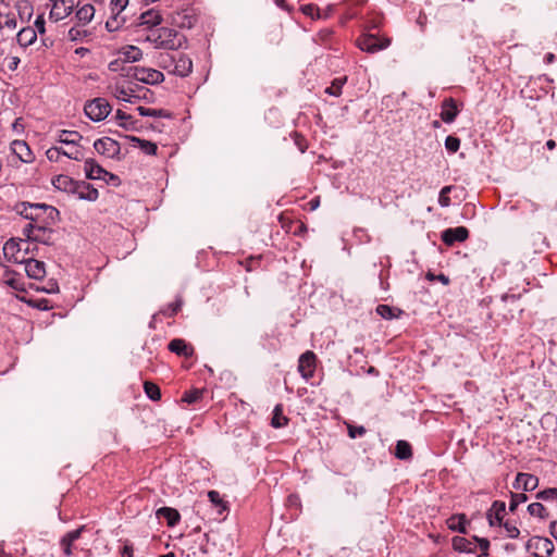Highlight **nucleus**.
Instances as JSON below:
<instances>
[{"label": "nucleus", "instance_id": "8fccbe9b", "mask_svg": "<svg viewBox=\"0 0 557 557\" xmlns=\"http://www.w3.org/2000/svg\"><path fill=\"white\" fill-rule=\"evenodd\" d=\"M63 148L60 147H51L46 151L47 159L51 162L60 161V158L63 156Z\"/></svg>", "mask_w": 557, "mask_h": 557}, {"label": "nucleus", "instance_id": "c85d7f7f", "mask_svg": "<svg viewBox=\"0 0 557 557\" xmlns=\"http://www.w3.org/2000/svg\"><path fill=\"white\" fill-rule=\"evenodd\" d=\"M453 547L455 550L461 553H474L476 548L473 542L461 536H455L453 539Z\"/></svg>", "mask_w": 557, "mask_h": 557}, {"label": "nucleus", "instance_id": "1a4fd4ad", "mask_svg": "<svg viewBox=\"0 0 557 557\" xmlns=\"http://www.w3.org/2000/svg\"><path fill=\"white\" fill-rule=\"evenodd\" d=\"M94 148L99 154L108 158H114L120 153V144L110 137L97 139L94 143Z\"/></svg>", "mask_w": 557, "mask_h": 557}, {"label": "nucleus", "instance_id": "f03ea898", "mask_svg": "<svg viewBox=\"0 0 557 557\" xmlns=\"http://www.w3.org/2000/svg\"><path fill=\"white\" fill-rule=\"evenodd\" d=\"M16 208L22 216L29 220L28 224H55L59 220L58 209L46 203L22 202Z\"/></svg>", "mask_w": 557, "mask_h": 557}, {"label": "nucleus", "instance_id": "c756f323", "mask_svg": "<svg viewBox=\"0 0 557 557\" xmlns=\"http://www.w3.org/2000/svg\"><path fill=\"white\" fill-rule=\"evenodd\" d=\"M4 283L15 290H24V282L15 273L4 270Z\"/></svg>", "mask_w": 557, "mask_h": 557}, {"label": "nucleus", "instance_id": "9d476101", "mask_svg": "<svg viewBox=\"0 0 557 557\" xmlns=\"http://www.w3.org/2000/svg\"><path fill=\"white\" fill-rule=\"evenodd\" d=\"M298 371L306 381L313 376L315 371V355L312 351L308 350L299 357Z\"/></svg>", "mask_w": 557, "mask_h": 557}, {"label": "nucleus", "instance_id": "aec40b11", "mask_svg": "<svg viewBox=\"0 0 557 557\" xmlns=\"http://www.w3.org/2000/svg\"><path fill=\"white\" fill-rule=\"evenodd\" d=\"M77 183L78 181H74L72 177L64 174H60L52 180L54 188L69 194H74Z\"/></svg>", "mask_w": 557, "mask_h": 557}, {"label": "nucleus", "instance_id": "4c0bfd02", "mask_svg": "<svg viewBox=\"0 0 557 557\" xmlns=\"http://www.w3.org/2000/svg\"><path fill=\"white\" fill-rule=\"evenodd\" d=\"M62 153L64 157H67L69 159H73L76 161L82 160L84 158L83 150L78 146V144L75 146H70L69 149H63Z\"/></svg>", "mask_w": 557, "mask_h": 557}, {"label": "nucleus", "instance_id": "13d9d810", "mask_svg": "<svg viewBox=\"0 0 557 557\" xmlns=\"http://www.w3.org/2000/svg\"><path fill=\"white\" fill-rule=\"evenodd\" d=\"M473 540L478 543V545L482 552L480 556H482V557L487 556L488 548H490V541L487 539H480L478 536H474Z\"/></svg>", "mask_w": 557, "mask_h": 557}, {"label": "nucleus", "instance_id": "a211bd4d", "mask_svg": "<svg viewBox=\"0 0 557 557\" xmlns=\"http://www.w3.org/2000/svg\"><path fill=\"white\" fill-rule=\"evenodd\" d=\"M74 195H76L78 199L88 201H95L99 197L98 190L84 181H78L77 186H75Z\"/></svg>", "mask_w": 557, "mask_h": 557}, {"label": "nucleus", "instance_id": "412c9836", "mask_svg": "<svg viewBox=\"0 0 557 557\" xmlns=\"http://www.w3.org/2000/svg\"><path fill=\"white\" fill-rule=\"evenodd\" d=\"M110 89L112 95L119 100L133 103L136 99H138L137 96L133 95V89L126 88L123 85L115 84L110 86Z\"/></svg>", "mask_w": 557, "mask_h": 557}, {"label": "nucleus", "instance_id": "5701e85b", "mask_svg": "<svg viewBox=\"0 0 557 557\" xmlns=\"http://www.w3.org/2000/svg\"><path fill=\"white\" fill-rule=\"evenodd\" d=\"M82 138L83 136L78 132L67 129H62L57 135V141L66 146H75Z\"/></svg>", "mask_w": 557, "mask_h": 557}, {"label": "nucleus", "instance_id": "5fc2aeb1", "mask_svg": "<svg viewBox=\"0 0 557 557\" xmlns=\"http://www.w3.org/2000/svg\"><path fill=\"white\" fill-rule=\"evenodd\" d=\"M123 20L120 21L119 15L112 14V16L106 22V28L109 32H115L122 26Z\"/></svg>", "mask_w": 557, "mask_h": 557}, {"label": "nucleus", "instance_id": "338daca9", "mask_svg": "<svg viewBox=\"0 0 557 557\" xmlns=\"http://www.w3.org/2000/svg\"><path fill=\"white\" fill-rule=\"evenodd\" d=\"M60 544L63 548V553L65 556L70 557L72 555V544L73 542L67 541L66 539L62 537L60 541Z\"/></svg>", "mask_w": 557, "mask_h": 557}, {"label": "nucleus", "instance_id": "3c124183", "mask_svg": "<svg viewBox=\"0 0 557 557\" xmlns=\"http://www.w3.org/2000/svg\"><path fill=\"white\" fill-rule=\"evenodd\" d=\"M16 9L18 14L22 16L23 14H27L28 17L32 16L33 7L28 0H21L16 3Z\"/></svg>", "mask_w": 557, "mask_h": 557}, {"label": "nucleus", "instance_id": "7ed1b4c3", "mask_svg": "<svg viewBox=\"0 0 557 557\" xmlns=\"http://www.w3.org/2000/svg\"><path fill=\"white\" fill-rule=\"evenodd\" d=\"M28 238H11L3 246V255L9 262L21 263L25 261L27 255H36L37 246H32Z\"/></svg>", "mask_w": 557, "mask_h": 557}, {"label": "nucleus", "instance_id": "de8ad7c7", "mask_svg": "<svg viewBox=\"0 0 557 557\" xmlns=\"http://www.w3.org/2000/svg\"><path fill=\"white\" fill-rule=\"evenodd\" d=\"M128 0H111L110 9L111 14L120 15L124 9L127 7Z\"/></svg>", "mask_w": 557, "mask_h": 557}, {"label": "nucleus", "instance_id": "c9c22d12", "mask_svg": "<svg viewBox=\"0 0 557 557\" xmlns=\"http://www.w3.org/2000/svg\"><path fill=\"white\" fill-rule=\"evenodd\" d=\"M528 512L533 517L545 519L547 517V510L541 503H532L528 506Z\"/></svg>", "mask_w": 557, "mask_h": 557}, {"label": "nucleus", "instance_id": "4468645a", "mask_svg": "<svg viewBox=\"0 0 557 557\" xmlns=\"http://www.w3.org/2000/svg\"><path fill=\"white\" fill-rule=\"evenodd\" d=\"M22 263L25 264V271L28 277L34 280H41L46 275L45 262L34 259L33 257L27 258Z\"/></svg>", "mask_w": 557, "mask_h": 557}, {"label": "nucleus", "instance_id": "37998d69", "mask_svg": "<svg viewBox=\"0 0 557 557\" xmlns=\"http://www.w3.org/2000/svg\"><path fill=\"white\" fill-rule=\"evenodd\" d=\"M208 497H209V500L216 507H221V509L219 510V512L221 513L223 510L226 509V505L224 503V500L222 499L221 495L219 492L216 491H209L208 492Z\"/></svg>", "mask_w": 557, "mask_h": 557}, {"label": "nucleus", "instance_id": "79ce46f5", "mask_svg": "<svg viewBox=\"0 0 557 557\" xmlns=\"http://www.w3.org/2000/svg\"><path fill=\"white\" fill-rule=\"evenodd\" d=\"M17 26V22H16V18L11 15V14H7V15H0V28H8V29H15Z\"/></svg>", "mask_w": 557, "mask_h": 557}, {"label": "nucleus", "instance_id": "20e7f679", "mask_svg": "<svg viewBox=\"0 0 557 557\" xmlns=\"http://www.w3.org/2000/svg\"><path fill=\"white\" fill-rule=\"evenodd\" d=\"M53 224H26L23 227L22 235L28 240L39 243L44 245H52L54 231L52 230Z\"/></svg>", "mask_w": 557, "mask_h": 557}, {"label": "nucleus", "instance_id": "f257e3e1", "mask_svg": "<svg viewBox=\"0 0 557 557\" xmlns=\"http://www.w3.org/2000/svg\"><path fill=\"white\" fill-rule=\"evenodd\" d=\"M138 40L150 44L154 49L164 50H177L186 41L183 35L170 27H158L157 29L146 32L143 38H138Z\"/></svg>", "mask_w": 557, "mask_h": 557}, {"label": "nucleus", "instance_id": "a19ab883", "mask_svg": "<svg viewBox=\"0 0 557 557\" xmlns=\"http://www.w3.org/2000/svg\"><path fill=\"white\" fill-rule=\"evenodd\" d=\"M536 498L537 499H542V500H545V502H557V488L556 487H550V488H546L544 491H541L536 494Z\"/></svg>", "mask_w": 557, "mask_h": 557}, {"label": "nucleus", "instance_id": "393cba45", "mask_svg": "<svg viewBox=\"0 0 557 557\" xmlns=\"http://www.w3.org/2000/svg\"><path fill=\"white\" fill-rule=\"evenodd\" d=\"M532 545H534L537 550L543 552L547 557L552 556L555 550L553 542L547 537L535 536L531 540V544L529 546Z\"/></svg>", "mask_w": 557, "mask_h": 557}, {"label": "nucleus", "instance_id": "423d86ee", "mask_svg": "<svg viewBox=\"0 0 557 557\" xmlns=\"http://www.w3.org/2000/svg\"><path fill=\"white\" fill-rule=\"evenodd\" d=\"M126 75L134 77L138 82L150 85L159 84L164 79L162 72L154 69H146L140 66H129Z\"/></svg>", "mask_w": 557, "mask_h": 557}, {"label": "nucleus", "instance_id": "69168bd1", "mask_svg": "<svg viewBox=\"0 0 557 557\" xmlns=\"http://www.w3.org/2000/svg\"><path fill=\"white\" fill-rule=\"evenodd\" d=\"M44 292L48 294H55L59 292V285L55 281H48L47 285L42 288Z\"/></svg>", "mask_w": 557, "mask_h": 557}, {"label": "nucleus", "instance_id": "cd10ccee", "mask_svg": "<svg viewBox=\"0 0 557 557\" xmlns=\"http://www.w3.org/2000/svg\"><path fill=\"white\" fill-rule=\"evenodd\" d=\"M467 519L465 515H454L447 519V527L451 531L466 533Z\"/></svg>", "mask_w": 557, "mask_h": 557}, {"label": "nucleus", "instance_id": "72a5a7b5", "mask_svg": "<svg viewBox=\"0 0 557 557\" xmlns=\"http://www.w3.org/2000/svg\"><path fill=\"white\" fill-rule=\"evenodd\" d=\"M132 140L138 145V147L149 156H154L157 153V145L152 141L140 139L137 137H132Z\"/></svg>", "mask_w": 557, "mask_h": 557}, {"label": "nucleus", "instance_id": "a18cd8bd", "mask_svg": "<svg viewBox=\"0 0 557 557\" xmlns=\"http://www.w3.org/2000/svg\"><path fill=\"white\" fill-rule=\"evenodd\" d=\"M453 186H445L441 189L438 196V203L441 207L446 208L450 206V198L448 194L451 191Z\"/></svg>", "mask_w": 557, "mask_h": 557}, {"label": "nucleus", "instance_id": "e2e57ef3", "mask_svg": "<svg viewBox=\"0 0 557 557\" xmlns=\"http://www.w3.org/2000/svg\"><path fill=\"white\" fill-rule=\"evenodd\" d=\"M85 530V527H81L76 530H73L71 532H67L63 537L66 539L67 541L70 542H75L76 540H78L82 535V532Z\"/></svg>", "mask_w": 557, "mask_h": 557}, {"label": "nucleus", "instance_id": "6e6552de", "mask_svg": "<svg viewBox=\"0 0 557 557\" xmlns=\"http://www.w3.org/2000/svg\"><path fill=\"white\" fill-rule=\"evenodd\" d=\"M358 47L367 52L374 53L388 47V39H381L376 35L367 34L358 39Z\"/></svg>", "mask_w": 557, "mask_h": 557}, {"label": "nucleus", "instance_id": "603ef678", "mask_svg": "<svg viewBox=\"0 0 557 557\" xmlns=\"http://www.w3.org/2000/svg\"><path fill=\"white\" fill-rule=\"evenodd\" d=\"M376 312L384 319H393L395 318L394 308L387 305H379L376 307Z\"/></svg>", "mask_w": 557, "mask_h": 557}, {"label": "nucleus", "instance_id": "4be33fe9", "mask_svg": "<svg viewBox=\"0 0 557 557\" xmlns=\"http://www.w3.org/2000/svg\"><path fill=\"white\" fill-rule=\"evenodd\" d=\"M37 39V34L34 27L27 26L22 28L17 35L16 40L21 47H29L32 46Z\"/></svg>", "mask_w": 557, "mask_h": 557}, {"label": "nucleus", "instance_id": "0e129e2a", "mask_svg": "<svg viewBox=\"0 0 557 557\" xmlns=\"http://www.w3.org/2000/svg\"><path fill=\"white\" fill-rule=\"evenodd\" d=\"M348 434L351 438L360 437L366 434V429L363 426H349Z\"/></svg>", "mask_w": 557, "mask_h": 557}, {"label": "nucleus", "instance_id": "052dcab7", "mask_svg": "<svg viewBox=\"0 0 557 557\" xmlns=\"http://www.w3.org/2000/svg\"><path fill=\"white\" fill-rule=\"evenodd\" d=\"M4 62H5V65L10 70V71H15L17 70L18 65H20V58L16 57V55H10V57H7L4 59Z\"/></svg>", "mask_w": 557, "mask_h": 557}, {"label": "nucleus", "instance_id": "f8f14e48", "mask_svg": "<svg viewBox=\"0 0 557 557\" xmlns=\"http://www.w3.org/2000/svg\"><path fill=\"white\" fill-rule=\"evenodd\" d=\"M469 236V231L465 226H458L453 228H447L442 232V240L447 246H453L455 243H462Z\"/></svg>", "mask_w": 557, "mask_h": 557}, {"label": "nucleus", "instance_id": "2eb2a0df", "mask_svg": "<svg viewBox=\"0 0 557 557\" xmlns=\"http://www.w3.org/2000/svg\"><path fill=\"white\" fill-rule=\"evenodd\" d=\"M11 151L24 163H30L35 159L33 151L24 140H13Z\"/></svg>", "mask_w": 557, "mask_h": 557}, {"label": "nucleus", "instance_id": "dca6fc26", "mask_svg": "<svg viewBox=\"0 0 557 557\" xmlns=\"http://www.w3.org/2000/svg\"><path fill=\"white\" fill-rule=\"evenodd\" d=\"M512 486L515 490L533 491L539 486V479L533 474L519 472Z\"/></svg>", "mask_w": 557, "mask_h": 557}, {"label": "nucleus", "instance_id": "a878e982", "mask_svg": "<svg viewBox=\"0 0 557 557\" xmlns=\"http://www.w3.org/2000/svg\"><path fill=\"white\" fill-rule=\"evenodd\" d=\"M458 114V110L456 103L453 99H447L443 103V110L441 113V117L445 123H451L455 121Z\"/></svg>", "mask_w": 557, "mask_h": 557}, {"label": "nucleus", "instance_id": "e433bc0d", "mask_svg": "<svg viewBox=\"0 0 557 557\" xmlns=\"http://www.w3.org/2000/svg\"><path fill=\"white\" fill-rule=\"evenodd\" d=\"M144 389H145L146 395L151 400H159L160 399V397H161L160 388L154 383L145 382Z\"/></svg>", "mask_w": 557, "mask_h": 557}, {"label": "nucleus", "instance_id": "7c9ffc66", "mask_svg": "<svg viewBox=\"0 0 557 557\" xmlns=\"http://www.w3.org/2000/svg\"><path fill=\"white\" fill-rule=\"evenodd\" d=\"M287 422L288 419L283 414V406L281 404L276 405L273 410L271 425L275 429H280L285 426Z\"/></svg>", "mask_w": 557, "mask_h": 557}, {"label": "nucleus", "instance_id": "0eeeda50", "mask_svg": "<svg viewBox=\"0 0 557 557\" xmlns=\"http://www.w3.org/2000/svg\"><path fill=\"white\" fill-rule=\"evenodd\" d=\"M84 111L91 121L100 122L109 115L111 106L104 98H96L85 104Z\"/></svg>", "mask_w": 557, "mask_h": 557}, {"label": "nucleus", "instance_id": "864d4df0", "mask_svg": "<svg viewBox=\"0 0 557 557\" xmlns=\"http://www.w3.org/2000/svg\"><path fill=\"white\" fill-rule=\"evenodd\" d=\"M202 392L200 389L189 391L184 394L183 401L187 404H194L201 398Z\"/></svg>", "mask_w": 557, "mask_h": 557}, {"label": "nucleus", "instance_id": "4d7b16f0", "mask_svg": "<svg viewBox=\"0 0 557 557\" xmlns=\"http://www.w3.org/2000/svg\"><path fill=\"white\" fill-rule=\"evenodd\" d=\"M115 119L120 121V125L124 128H129V125L132 123H128V121L132 120V116L126 114L124 111L122 110H117L116 113H115Z\"/></svg>", "mask_w": 557, "mask_h": 557}, {"label": "nucleus", "instance_id": "58836bf2", "mask_svg": "<svg viewBox=\"0 0 557 557\" xmlns=\"http://www.w3.org/2000/svg\"><path fill=\"white\" fill-rule=\"evenodd\" d=\"M528 500V496L523 493H511L510 503H509V510L513 512L517 507L525 503Z\"/></svg>", "mask_w": 557, "mask_h": 557}, {"label": "nucleus", "instance_id": "f704fd0d", "mask_svg": "<svg viewBox=\"0 0 557 557\" xmlns=\"http://www.w3.org/2000/svg\"><path fill=\"white\" fill-rule=\"evenodd\" d=\"M123 55L126 61L128 62H136L141 59L143 52L139 48L135 46H128L123 51Z\"/></svg>", "mask_w": 557, "mask_h": 557}, {"label": "nucleus", "instance_id": "774afa93", "mask_svg": "<svg viewBox=\"0 0 557 557\" xmlns=\"http://www.w3.org/2000/svg\"><path fill=\"white\" fill-rule=\"evenodd\" d=\"M35 30L36 33L38 32L39 34H44L46 32L45 20L42 15L37 16L35 21Z\"/></svg>", "mask_w": 557, "mask_h": 557}, {"label": "nucleus", "instance_id": "680f3d73", "mask_svg": "<svg viewBox=\"0 0 557 557\" xmlns=\"http://www.w3.org/2000/svg\"><path fill=\"white\" fill-rule=\"evenodd\" d=\"M504 528L506 530L507 536L510 539H517L520 534L519 529L515 524L505 522Z\"/></svg>", "mask_w": 557, "mask_h": 557}, {"label": "nucleus", "instance_id": "bb28decb", "mask_svg": "<svg viewBox=\"0 0 557 557\" xmlns=\"http://www.w3.org/2000/svg\"><path fill=\"white\" fill-rule=\"evenodd\" d=\"M170 351L178 355L188 357L193 354V348L189 347L184 339L175 338L169 344Z\"/></svg>", "mask_w": 557, "mask_h": 557}, {"label": "nucleus", "instance_id": "bf43d9fd", "mask_svg": "<svg viewBox=\"0 0 557 557\" xmlns=\"http://www.w3.org/2000/svg\"><path fill=\"white\" fill-rule=\"evenodd\" d=\"M301 11L305 15L310 17L319 16V8L312 3L302 5Z\"/></svg>", "mask_w": 557, "mask_h": 557}, {"label": "nucleus", "instance_id": "6e6d98bb", "mask_svg": "<svg viewBox=\"0 0 557 557\" xmlns=\"http://www.w3.org/2000/svg\"><path fill=\"white\" fill-rule=\"evenodd\" d=\"M137 111H138L139 115H141V116H153V117L162 116L161 110L150 109V108H146V107H138Z\"/></svg>", "mask_w": 557, "mask_h": 557}, {"label": "nucleus", "instance_id": "ea45409f", "mask_svg": "<svg viewBox=\"0 0 557 557\" xmlns=\"http://www.w3.org/2000/svg\"><path fill=\"white\" fill-rule=\"evenodd\" d=\"M345 81L346 78L334 79L332 85L325 89V92L335 97L339 96Z\"/></svg>", "mask_w": 557, "mask_h": 557}, {"label": "nucleus", "instance_id": "09e8293b", "mask_svg": "<svg viewBox=\"0 0 557 557\" xmlns=\"http://www.w3.org/2000/svg\"><path fill=\"white\" fill-rule=\"evenodd\" d=\"M459 147H460V139L458 137H455V136L446 137L445 148L447 149V151H449L450 153H455L458 151Z\"/></svg>", "mask_w": 557, "mask_h": 557}, {"label": "nucleus", "instance_id": "f3484780", "mask_svg": "<svg viewBox=\"0 0 557 557\" xmlns=\"http://www.w3.org/2000/svg\"><path fill=\"white\" fill-rule=\"evenodd\" d=\"M85 175L89 180L108 181V171L99 165L94 159H86L84 162Z\"/></svg>", "mask_w": 557, "mask_h": 557}, {"label": "nucleus", "instance_id": "ddd939ff", "mask_svg": "<svg viewBox=\"0 0 557 557\" xmlns=\"http://www.w3.org/2000/svg\"><path fill=\"white\" fill-rule=\"evenodd\" d=\"M506 512V504L495 500L486 512V518L491 527L502 525Z\"/></svg>", "mask_w": 557, "mask_h": 557}, {"label": "nucleus", "instance_id": "49530a36", "mask_svg": "<svg viewBox=\"0 0 557 557\" xmlns=\"http://www.w3.org/2000/svg\"><path fill=\"white\" fill-rule=\"evenodd\" d=\"M182 305V299L177 298L174 302L170 304L165 309H163L162 313L166 317H173L181 310Z\"/></svg>", "mask_w": 557, "mask_h": 557}, {"label": "nucleus", "instance_id": "9b49d317", "mask_svg": "<svg viewBox=\"0 0 557 557\" xmlns=\"http://www.w3.org/2000/svg\"><path fill=\"white\" fill-rule=\"evenodd\" d=\"M74 8L73 0H55L52 3V8L49 14V17L55 22L64 20L67 17Z\"/></svg>", "mask_w": 557, "mask_h": 557}, {"label": "nucleus", "instance_id": "6ab92c4d", "mask_svg": "<svg viewBox=\"0 0 557 557\" xmlns=\"http://www.w3.org/2000/svg\"><path fill=\"white\" fill-rule=\"evenodd\" d=\"M191 60L185 54H180L177 58L174 59V66L171 70V73L178 75L181 77H185L191 73Z\"/></svg>", "mask_w": 557, "mask_h": 557}, {"label": "nucleus", "instance_id": "473e14b6", "mask_svg": "<svg viewBox=\"0 0 557 557\" xmlns=\"http://www.w3.org/2000/svg\"><path fill=\"white\" fill-rule=\"evenodd\" d=\"M95 15V8L91 4H85L76 12V17L83 24L89 23Z\"/></svg>", "mask_w": 557, "mask_h": 557}, {"label": "nucleus", "instance_id": "c03bdc74", "mask_svg": "<svg viewBox=\"0 0 557 557\" xmlns=\"http://www.w3.org/2000/svg\"><path fill=\"white\" fill-rule=\"evenodd\" d=\"M174 57L169 53H161L159 55V65L171 73L174 66Z\"/></svg>", "mask_w": 557, "mask_h": 557}, {"label": "nucleus", "instance_id": "2f4dec72", "mask_svg": "<svg viewBox=\"0 0 557 557\" xmlns=\"http://www.w3.org/2000/svg\"><path fill=\"white\" fill-rule=\"evenodd\" d=\"M395 456L401 460L409 459L412 456L410 444L406 441H398L395 448Z\"/></svg>", "mask_w": 557, "mask_h": 557}, {"label": "nucleus", "instance_id": "39448f33", "mask_svg": "<svg viewBox=\"0 0 557 557\" xmlns=\"http://www.w3.org/2000/svg\"><path fill=\"white\" fill-rule=\"evenodd\" d=\"M163 18L161 13L156 9H149L143 12L135 24L138 38H143L146 32L160 27Z\"/></svg>", "mask_w": 557, "mask_h": 557}, {"label": "nucleus", "instance_id": "b1692460", "mask_svg": "<svg viewBox=\"0 0 557 557\" xmlns=\"http://www.w3.org/2000/svg\"><path fill=\"white\" fill-rule=\"evenodd\" d=\"M157 517L164 518L169 527H174L178 523L181 516L178 511L171 507H161L156 512Z\"/></svg>", "mask_w": 557, "mask_h": 557}]
</instances>
